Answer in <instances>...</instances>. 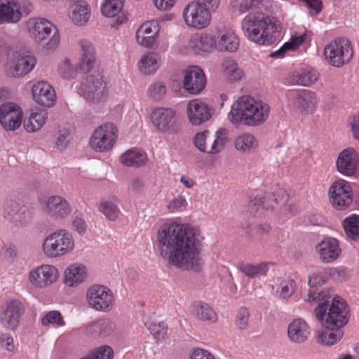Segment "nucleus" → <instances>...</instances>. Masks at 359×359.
Returning a JSON list of instances; mask_svg holds the SVG:
<instances>
[{"label":"nucleus","instance_id":"obj_1","mask_svg":"<svg viewBox=\"0 0 359 359\" xmlns=\"http://www.w3.org/2000/svg\"><path fill=\"white\" fill-rule=\"evenodd\" d=\"M203 240L198 228L169 222L158 229L154 246L158 256L169 266L198 272L204 264L201 256Z\"/></svg>","mask_w":359,"mask_h":359},{"label":"nucleus","instance_id":"obj_2","mask_svg":"<svg viewBox=\"0 0 359 359\" xmlns=\"http://www.w3.org/2000/svg\"><path fill=\"white\" fill-rule=\"evenodd\" d=\"M231 4L241 13L256 10L242 22V29L249 40L259 45H270L275 41L274 34L280 31V23L275 17L264 13L271 7V0H233Z\"/></svg>","mask_w":359,"mask_h":359},{"label":"nucleus","instance_id":"obj_3","mask_svg":"<svg viewBox=\"0 0 359 359\" xmlns=\"http://www.w3.org/2000/svg\"><path fill=\"white\" fill-rule=\"evenodd\" d=\"M306 302H318L314 312L320 322L331 325L344 327L349 320V310L346 301L328 290L319 292L309 291L303 295Z\"/></svg>","mask_w":359,"mask_h":359},{"label":"nucleus","instance_id":"obj_4","mask_svg":"<svg viewBox=\"0 0 359 359\" xmlns=\"http://www.w3.org/2000/svg\"><path fill=\"white\" fill-rule=\"evenodd\" d=\"M270 111L269 106L257 101L248 95L240 97L232 105L228 115L232 123L255 126L263 123L268 118Z\"/></svg>","mask_w":359,"mask_h":359},{"label":"nucleus","instance_id":"obj_5","mask_svg":"<svg viewBox=\"0 0 359 359\" xmlns=\"http://www.w3.org/2000/svg\"><path fill=\"white\" fill-rule=\"evenodd\" d=\"M30 36L36 43H43L48 51L54 50L59 45L60 36L57 27L49 20L42 18H33L27 22Z\"/></svg>","mask_w":359,"mask_h":359},{"label":"nucleus","instance_id":"obj_6","mask_svg":"<svg viewBox=\"0 0 359 359\" xmlns=\"http://www.w3.org/2000/svg\"><path fill=\"white\" fill-rule=\"evenodd\" d=\"M81 57L76 67L72 65L69 60L65 59L58 65V73L65 79H74L77 70L81 72H88L95 64V48L93 44L86 40L80 41Z\"/></svg>","mask_w":359,"mask_h":359},{"label":"nucleus","instance_id":"obj_7","mask_svg":"<svg viewBox=\"0 0 359 359\" xmlns=\"http://www.w3.org/2000/svg\"><path fill=\"white\" fill-rule=\"evenodd\" d=\"M42 248L48 257H59L73 251L74 240L70 233L60 229L51 233L44 239Z\"/></svg>","mask_w":359,"mask_h":359},{"label":"nucleus","instance_id":"obj_8","mask_svg":"<svg viewBox=\"0 0 359 359\" xmlns=\"http://www.w3.org/2000/svg\"><path fill=\"white\" fill-rule=\"evenodd\" d=\"M353 53L352 43L346 37L336 38L324 50L326 60L335 67H341L349 63Z\"/></svg>","mask_w":359,"mask_h":359},{"label":"nucleus","instance_id":"obj_9","mask_svg":"<svg viewBox=\"0 0 359 359\" xmlns=\"http://www.w3.org/2000/svg\"><path fill=\"white\" fill-rule=\"evenodd\" d=\"M227 140V130L220 128L215 135L209 131L197 133L194 137V144L202 152L215 154L221 151Z\"/></svg>","mask_w":359,"mask_h":359},{"label":"nucleus","instance_id":"obj_10","mask_svg":"<svg viewBox=\"0 0 359 359\" xmlns=\"http://www.w3.org/2000/svg\"><path fill=\"white\" fill-rule=\"evenodd\" d=\"M86 299L89 306L97 311L108 312L114 304L112 291L102 285H94L86 292Z\"/></svg>","mask_w":359,"mask_h":359},{"label":"nucleus","instance_id":"obj_11","mask_svg":"<svg viewBox=\"0 0 359 359\" xmlns=\"http://www.w3.org/2000/svg\"><path fill=\"white\" fill-rule=\"evenodd\" d=\"M81 93L89 102L98 103L105 101L108 92L102 75L97 73L88 76L82 83Z\"/></svg>","mask_w":359,"mask_h":359},{"label":"nucleus","instance_id":"obj_12","mask_svg":"<svg viewBox=\"0 0 359 359\" xmlns=\"http://www.w3.org/2000/svg\"><path fill=\"white\" fill-rule=\"evenodd\" d=\"M117 138V129L111 123L103 124L95 130L90 139V145L95 151L110 150Z\"/></svg>","mask_w":359,"mask_h":359},{"label":"nucleus","instance_id":"obj_13","mask_svg":"<svg viewBox=\"0 0 359 359\" xmlns=\"http://www.w3.org/2000/svg\"><path fill=\"white\" fill-rule=\"evenodd\" d=\"M151 118L157 129L163 133L174 134L180 128L176 111L172 109L156 108L152 111Z\"/></svg>","mask_w":359,"mask_h":359},{"label":"nucleus","instance_id":"obj_14","mask_svg":"<svg viewBox=\"0 0 359 359\" xmlns=\"http://www.w3.org/2000/svg\"><path fill=\"white\" fill-rule=\"evenodd\" d=\"M183 18L188 27L201 29L209 25L211 14L209 13L208 9L193 1L184 7Z\"/></svg>","mask_w":359,"mask_h":359},{"label":"nucleus","instance_id":"obj_15","mask_svg":"<svg viewBox=\"0 0 359 359\" xmlns=\"http://www.w3.org/2000/svg\"><path fill=\"white\" fill-rule=\"evenodd\" d=\"M24 312L22 304L13 299H7L0 309V323L8 330L15 329Z\"/></svg>","mask_w":359,"mask_h":359},{"label":"nucleus","instance_id":"obj_16","mask_svg":"<svg viewBox=\"0 0 359 359\" xmlns=\"http://www.w3.org/2000/svg\"><path fill=\"white\" fill-rule=\"evenodd\" d=\"M35 64L34 56L12 52V58L7 63L6 72L11 76L20 77L27 74Z\"/></svg>","mask_w":359,"mask_h":359},{"label":"nucleus","instance_id":"obj_17","mask_svg":"<svg viewBox=\"0 0 359 359\" xmlns=\"http://www.w3.org/2000/svg\"><path fill=\"white\" fill-rule=\"evenodd\" d=\"M330 202L339 210L347 208L353 202L351 189L347 182L338 180L330 188Z\"/></svg>","mask_w":359,"mask_h":359},{"label":"nucleus","instance_id":"obj_18","mask_svg":"<svg viewBox=\"0 0 359 359\" xmlns=\"http://www.w3.org/2000/svg\"><path fill=\"white\" fill-rule=\"evenodd\" d=\"M4 216L15 224L25 221V208L20 196L17 194H9L4 203Z\"/></svg>","mask_w":359,"mask_h":359},{"label":"nucleus","instance_id":"obj_19","mask_svg":"<svg viewBox=\"0 0 359 359\" xmlns=\"http://www.w3.org/2000/svg\"><path fill=\"white\" fill-rule=\"evenodd\" d=\"M22 112L20 108L8 102L0 107V123L5 130L18 129L22 123Z\"/></svg>","mask_w":359,"mask_h":359},{"label":"nucleus","instance_id":"obj_20","mask_svg":"<svg viewBox=\"0 0 359 359\" xmlns=\"http://www.w3.org/2000/svg\"><path fill=\"white\" fill-rule=\"evenodd\" d=\"M58 278L57 269L52 265H41L30 271L29 281L35 286L45 287L57 280Z\"/></svg>","mask_w":359,"mask_h":359},{"label":"nucleus","instance_id":"obj_21","mask_svg":"<svg viewBox=\"0 0 359 359\" xmlns=\"http://www.w3.org/2000/svg\"><path fill=\"white\" fill-rule=\"evenodd\" d=\"M358 154L353 148L341 151L337 158L336 166L337 171L346 176H353L358 168Z\"/></svg>","mask_w":359,"mask_h":359},{"label":"nucleus","instance_id":"obj_22","mask_svg":"<svg viewBox=\"0 0 359 359\" xmlns=\"http://www.w3.org/2000/svg\"><path fill=\"white\" fill-rule=\"evenodd\" d=\"M115 323L104 318L97 319L83 327V333L92 338H104L111 335L116 330Z\"/></svg>","mask_w":359,"mask_h":359},{"label":"nucleus","instance_id":"obj_23","mask_svg":"<svg viewBox=\"0 0 359 359\" xmlns=\"http://www.w3.org/2000/svg\"><path fill=\"white\" fill-rule=\"evenodd\" d=\"M183 84L189 93H199L204 89L206 84V77L203 71L198 67H193L186 71Z\"/></svg>","mask_w":359,"mask_h":359},{"label":"nucleus","instance_id":"obj_24","mask_svg":"<svg viewBox=\"0 0 359 359\" xmlns=\"http://www.w3.org/2000/svg\"><path fill=\"white\" fill-rule=\"evenodd\" d=\"M33 98L39 104L50 107L56 100V95L53 88L46 81H38L32 86Z\"/></svg>","mask_w":359,"mask_h":359},{"label":"nucleus","instance_id":"obj_25","mask_svg":"<svg viewBox=\"0 0 359 359\" xmlns=\"http://www.w3.org/2000/svg\"><path fill=\"white\" fill-rule=\"evenodd\" d=\"M187 116L189 121L199 126L211 117V109L200 100H193L187 105Z\"/></svg>","mask_w":359,"mask_h":359},{"label":"nucleus","instance_id":"obj_26","mask_svg":"<svg viewBox=\"0 0 359 359\" xmlns=\"http://www.w3.org/2000/svg\"><path fill=\"white\" fill-rule=\"evenodd\" d=\"M278 203L276 195L273 193L265 194L263 196H257L248 205V211L253 216H262L264 211H273V203Z\"/></svg>","mask_w":359,"mask_h":359},{"label":"nucleus","instance_id":"obj_27","mask_svg":"<svg viewBox=\"0 0 359 359\" xmlns=\"http://www.w3.org/2000/svg\"><path fill=\"white\" fill-rule=\"evenodd\" d=\"M322 329L316 332V341L325 346H332L338 343L344 336V327L331 325L321 322Z\"/></svg>","mask_w":359,"mask_h":359},{"label":"nucleus","instance_id":"obj_28","mask_svg":"<svg viewBox=\"0 0 359 359\" xmlns=\"http://www.w3.org/2000/svg\"><path fill=\"white\" fill-rule=\"evenodd\" d=\"M45 211L51 217L63 219L70 214L71 209L65 198L59 196H53L48 198Z\"/></svg>","mask_w":359,"mask_h":359},{"label":"nucleus","instance_id":"obj_29","mask_svg":"<svg viewBox=\"0 0 359 359\" xmlns=\"http://www.w3.org/2000/svg\"><path fill=\"white\" fill-rule=\"evenodd\" d=\"M310 335V329L307 323L302 318L293 320L287 327L289 339L294 344H303Z\"/></svg>","mask_w":359,"mask_h":359},{"label":"nucleus","instance_id":"obj_30","mask_svg":"<svg viewBox=\"0 0 359 359\" xmlns=\"http://www.w3.org/2000/svg\"><path fill=\"white\" fill-rule=\"evenodd\" d=\"M320 258L324 262H332L339 255L341 250L339 242L334 238H324L316 247Z\"/></svg>","mask_w":359,"mask_h":359},{"label":"nucleus","instance_id":"obj_31","mask_svg":"<svg viewBox=\"0 0 359 359\" xmlns=\"http://www.w3.org/2000/svg\"><path fill=\"white\" fill-rule=\"evenodd\" d=\"M188 46L194 54L210 52L213 48H217V39L211 34H202L200 37L191 36Z\"/></svg>","mask_w":359,"mask_h":359},{"label":"nucleus","instance_id":"obj_32","mask_svg":"<svg viewBox=\"0 0 359 359\" xmlns=\"http://www.w3.org/2000/svg\"><path fill=\"white\" fill-rule=\"evenodd\" d=\"M239 40L237 35L230 29L217 32V48L221 51L233 52L237 50Z\"/></svg>","mask_w":359,"mask_h":359},{"label":"nucleus","instance_id":"obj_33","mask_svg":"<svg viewBox=\"0 0 359 359\" xmlns=\"http://www.w3.org/2000/svg\"><path fill=\"white\" fill-rule=\"evenodd\" d=\"M159 29L154 22H147L141 25L136 32L137 42L145 47H151L155 43V35Z\"/></svg>","mask_w":359,"mask_h":359},{"label":"nucleus","instance_id":"obj_34","mask_svg":"<svg viewBox=\"0 0 359 359\" xmlns=\"http://www.w3.org/2000/svg\"><path fill=\"white\" fill-rule=\"evenodd\" d=\"M87 276L86 267L81 264H74L65 271V284L73 287L84 281Z\"/></svg>","mask_w":359,"mask_h":359},{"label":"nucleus","instance_id":"obj_35","mask_svg":"<svg viewBox=\"0 0 359 359\" xmlns=\"http://www.w3.org/2000/svg\"><path fill=\"white\" fill-rule=\"evenodd\" d=\"M70 18L74 24L81 25L87 22L90 16V9L84 1H75L69 7Z\"/></svg>","mask_w":359,"mask_h":359},{"label":"nucleus","instance_id":"obj_36","mask_svg":"<svg viewBox=\"0 0 359 359\" xmlns=\"http://www.w3.org/2000/svg\"><path fill=\"white\" fill-rule=\"evenodd\" d=\"M16 12L15 0H0V25L19 22L20 15Z\"/></svg>","mask_w":359,"mask_h":359},{"label":"nucleus","instance_id":"obj_37","mask_svg":"<svg viewBox=\"0 0 359 359\" xmlns=\"http://www.w3.org/2000/svg\"><path fill=\"white\" fill-rule=\"evenodd\" d=\"M47 113L45 110L34 109L28 118L24 120L26 131L33 133L39 130L46 122Z\"/></svg>","mask_w":359,"mask_h":359},{"label":"nucleus","instance_id":"obj_38","mask_svg":"<svg viewBox=\"0 0 359 359\" xmlns=\"http://www.w3.org/2000/svg\"><path fill=\"white\" fill-rule=\"evenodd\" d=\"M296 102L301 111L312 112L316 104V94L309 90H302L297 95Z\"/></svg>","mask_w":359,"mask_h":359},{"label":"nucleus","instance_id":"obj_39","mask_svg":"<svg viewBox=\"0 0 359 359\" xmlns=\"http://www.w3.org/2000/svg\"><path fill=\"white\" fill-rule=\"evenodd\" d=\"M147 158L146 153L136 149H130L121 155V161L126 166L138 168L146 163Z\"/></svg>","mask_w":359,"mask_h":359},{"label":"nucleus","instance_id":"obj_40","mask_svg":"<svg viewBox=\"0 0 359 359\" xmlns=\"http://www.w3.org/2000/svg\"><path fill=\"white\" fill-rule=\"evenodd\" d=\"M318 79V72L314 69H309L292 74L288 78V82L294 85L309 86L316 83Z\"/></svg>","mask_w":359,"mask_h":359},{"label":"nucleus","instance_id":"obj_41","mask_svg":"<svg viewBox=\"0 0 359 359\" xmlns=\"http://www.w3.org/2000/svg\"><path fill=\"white\" fill-rule=\"evenodd\" d=\"M194 315L200 320L215 323L217 320V314L207 304L196 302L192 304Z\"/></svg>","mask_w":359,"mask_h":359},{"label":"nucleus","instance_id":"obj_42","mask_svg":"<svg viewBox=\"0 0 359 359\" xmlns=\"http://www.w3.org/2000/svg\"><path fill=\"white\" fill-rule=\"evenodd\" d=\"M269 262H261L257 264L242 263L238 266V268L246 276L253 278L265 274L269 269Z\"/></svg>","mask_w":359,"mask_h":359},{"label":"nucleus","instance_id":"obj_43","mask_svg":"<svg viewBox=\"0 0 359 359\" xmlns=\"http://www.w3.org/2000/svg\"><path fill=\"white\" fill-rule=\"evenodd\" d=\"M118 204V200L116 198H111L107 201H103L100 205L99 210L108 219L114 221L120 215Z\"/></svg>","mask_w":359,"mask_h":359},{"label":"nucleus","instance_id":"obj_44","mask_svg":"<svg viewBox=\"0 0 359 359\" xmlns=\"http://www.w3.org/2000/svg\"><path fill=\"white\" fill-rule=\"evenodd\" d=\"M344 229L347 236L352 240L359 239V216L353 215L344 221Z\"/></svg>","mask_w":359,"mask_h":359},{"label":"nucleus","instance_id":"obj_45","mask_svg":"<svg viewBox=\"0 0 359 359\" xmlns=\"http://www.w3.org/2000/svg\"><path fill=\"white\" fill-rule=\"evenodd\" d=\"M224 73L231 82L239 80L242 77L243 72L238 67L235 60L226 59L222 62Z\"/></svg>","mask_w":359,"mask_h":359},{"label":"nucleus","instance_id":"obj_46","mask_svg":"<svg viewBox=\"0 0 359 359\" xmlns=\"http://www.w3.org/2000/svg\"><path fill=\"white\" fill-rule=\"evenodd\" d=\"M124 0H105L101 11L102 14L108 18H113L122 10Z\"/></svg>","mask_w":359,"mask_h":359},{"label":"nucleus","instance_id":"obj_47","mask_svg":"<svg viewBox=\"0 0 359 359\" xmlns=\"http://www.w3.org/2000/svg\"><path fill=\"white\" fill-rule=\"evenodd\" d=\"M139 68L144 74L154 73L157 69V60L152 53L144 55L139 62Z\"/></svg>","mask_w":359,"mask_h":359},{"label":"nucleus","instance_id":"obj_48","mask_svg":"<svg viewBox=\"0 0 359 359\" xmlns=\"http://www.w3.org/2000/svg\"><path fill=\"white\" fill-rule=\"evenodd\" d=\"M234 144L236 149L243 151H248L257 147L255 138L251 134H244L238 137Z\"/></svg>","mask_w":359,"mask_h":359},{"label":"nucleus","instance_id":"obj_49","mask_svg":"<svg viewBox=\"0 0 359 359\" xmlns=\"http://www.w3.org/2000/svg\"><path fill=\"white\" fill-rule=\"evenodd\" d=\"M287 197V196L286 195L283 194L280 198V195L278 194L276 196V198H278V203H273V205L275 204L277 205L278 203L283 202V205L280 209V214L286 217H292L298 213V208L294 204L288 202Z\"/></svg>","mask_w":359,"mask_h":359},{"label":"nucleus","instance_id":"obj_50","mask_svg":"<svg viewBox=\"0 0 359 359\" xmlns=\"http://www.w3.org/2000/svg\"><path fill=\"white\" fill-rule=\"evenodd\" d=\"M114 351L107 345L100 346L95 351L84 356V359H112Z\"/></svg>","mask_w":359,"mask_h":359},{"label":"nucleus","instance_id":"obj_51","mask_svg":"<svg viewBox=\"0 0 359 359\" xmlns=\"http://www.w3.org/2000/svg\"><path fill=\"white\" fill-rule=\"evenodd\" d=\"M250 316V313L248 308L241 307L238 309L235 319V324L238 330H245L248 328Z\"/></svg>","mask_w":359,"mask_h":359},{"label":"nucleus","instance_id":"obj_52","mask_svg":"<svg viewBox=\"0 0 359 359\" xmlns=\"http://www.w3.org/2000/svg\"><path fill=\"white\" fill-rule=\"evenodd\" d=\"M148 92L152 99L161 100L166 95L167 88L163 83L157 82L151 84Z\"/></svg>","mask_w":359,"mask_h":359},{"label":"nucleus","instance_id":"obj_53","mask_svg":"<svg viewBox=\"0 0 359 359\" xmlns=\"http://www.w3.org/2000/svg\"><path fill=\"white\" fill-rule=\"evenodd\" d=\"M41 323L44 326L49 324H55L58 326H62L65 325L63 318L60 313L57 311H51L48 312L41 319Z\"/></svg>","mask_w":359,"mask_h":359},{"label":"nucleus","instance_id":"obj_54","mask_svg":"<svg viewBox=\"0 0 359 359\" xmlns=\"http://www.w3.org/2000/svg\"><path fill=\"white\" fill-rule=\"evenodd\" d=\"M147 329L150 331L151 334L158 339L163 338L166 334V327L163 323H156L154 321H149L145 324Z\"/></svg>","mask_w":359,"mask_h":359},{"label":"nucleus","instance_id":"obj_55","mask_svg":"<svg viewBox=\"0 0 359 359\" xmlns=\"http://www.w3.org/2000/svg\"><path fill=\"white\" fill-rule=\"evenodd\" d=\"M280 287V296L281 298L285 299L293 294L295 287V282L292 278H288L281 281Z\"/></svg>","mask_w":359,"mask_h":359},{"label":"nucleus","instance_id":"obj_56","mask_svg":"<svg viewBox=\"0 0 359 359\" xmlns=\"http://www.w3.org/2000/svg\"><path fill=\"white\" fill-rule=\"evenodd\" d=\"M71 139L72 135L69 130L65 128L60 129L55 142L57 148L60 150L65 149Z\"/></svg>","mask_w":359,"mask_h":359},{"label":"nucleus","instance_id":"obj_57","mask_svg":"<svg viewBox=\"0 0 359 359\" xmlns=\"http://www.w3.org/2000/svg\"><path fill=\"white\" fill-rule=\"evenodd\" d=\"M17 12L19 13L20 20L23 15H29L33 10L32 4L27 0H15Z\"/></svg>","mask_w":359,"mask_h":359},{"label":"nucleus","instance_id":"obj_58","mask_svg":"<svg viewBox=\"0 0 359 359\" xmlns=\"http://www.w3.org/2000/svg\"><path fill=\"white\" fill-rule=\"evenodd\" d=\"M145 189L144 180L140 177L133 179L130 183L128 190L133 194H140Z\"/></svg>","mask_w":359,"mask_h":359},{"label":"nucleus","instance_id":"obj_59","mask_svg":"<svg viewBox=\"0 0 359 359\" xmlns=\"http://www.w3.org/2000/svg\"><path fill=\"white\" fill-rule=\"evenodd\" d=\"M329 275L336 281L342 282L348 279V273L344 269L333 268L330 269Z\"/></svg>","mask_w":359,"mask_h":359},{"label":"nucleus","instance_id":"obj_60","mask_svg":"<svg viewBox=\"0 0 359 359\" xmlns=\"http://www.w3.org/2000/svg\"><path fill=\"white\" fill-rule=\"evenodd\" d=\"M0 346L9 352L14 351L15 345L13 338L7 334H3L0 336Z\"/></svg>","mask_w":359,"mask_h":359},{"label":"nucleus","instance_id":"obj_61","mask_svg":"<svg viewBox=\"0 0 359 359\" xmlns=\"http://www.w3.org/2000/svg\"><path fill=\"white\" fill-rule=\"evenodd\" d=\"M190 359H215L209 351L202 348H194L189 356Z\"/></svg>","mask_w":359,"mask_h":359},{"label":"nucleus","instance_id":"obj_62","mask_svg":"<svg viewBox=\"0 0 359 359\" xmlns=\"http://www.w3.org/2000/svg\"><path fill=\"white\" fill-rule=\"evenodd\" d=\"M187 203L183 196H180L171 201L167 205L169 211L173 212L180 208L187 206Z\"/></svg>","mask_w":359,"mask_h":359},{"label":"nucleus","instance_id":"obj_63","mask_svg":"<svg viewBox=\"0 0 359 359\" xmlns=\"http://www.w3.org/2000/svg\"><path fill=\"white\" fill-rule=\"evenodd\" d=\"M196 1L208 9L210 14L212 11H215L220 4V0H197Z\"/></svg>","mask_w":359,"mask_h":359},{"label":"nucleus","instance_id":"obj_64","mask_svg":"<svg viewBox=\"0 0 359 359\" xmlns=\"http://www.w3.org/2000/svg\"><path fill=\"white\" fill-rule=\"evenodd\" d=\"M305 40V34H302L299 36H292L290 41L288 42H286L287 43H289L288 46L290 50H294L296 48H297L300 45L302 44V43Z\"/></svg>","mask_w":359,"mask_h":359}]
</instances>
